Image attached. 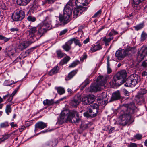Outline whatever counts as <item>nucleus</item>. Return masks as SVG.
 <instances>
[{
    "mask_svg": "<svg viewBox=\"0 0 147 147\" xmlns=\"http://www.w3.org/2000/svg\"><path fill=\"white\" fill-rule=\"evenodd\" d=\"M74 0H70L65 6L63 14H59L58 17L59 21H56L55 27L64 26L70 22L74 7ZM75 4L78 7L87 6L88 3L86 2V0H75Z\"/></svg>",
    "mask_w": 147,
    "mask_h": 147,
    "instance_id": "1",
    "label": "nucleus"
},
{
    "mask_svg": "<svg viewBox=\"0 0 147 147\" xmlns=\"http://www.w3.org/2000/svg\"><path fill=\"white\" fill-rule=\"evenodd\" d=\"M136 108L134 103H131L124 107V113L121 115L119 117L120 124L125 126L129 123L131 120V115L135 112Z\"/></svg>",
    "mask_w": 147,
    "mask_h": 147,
    "instance_id": "2",
    "label": "nucleus"
},
{
    "mask_svg": "<svg viewBox=\"0 0 147 147\" xmlns=\"http://www.w3.org/2000/svg\"><path fill=\"white\" fill-rule=\"evenodd\" d=\"M80 120L78 113L76 110H74L69 111L67 110H64L62 112L58 122L61 124L67 121L77 124Z\"/></svg>",
    "mask_w": 147,
    "mask_h": 147,
    "instance_id": "3",
    "label": "nucleus"
},
{
    "mask_svg": "<svg viewBox=\"0 0 147 147\" xmlns=\"http://www.w3.org/2000/svg\"><path fill=\"white\" fill-rule=\"evenodd\" d=\"M135 47L127 46L125 49L119 48L116 52L115 56L119 60H121L125 57L131 55L135 52Z\"/></svg>",
    "mask_w": 147,
    "mask_h": 147,
    "instance_id": "4",
    "label": "nucleus"
},
{
    "mask_svg": "<svg viewBox=\"0 0 147 147\" xmlns=\"http://www.w3.org/2000/svg\"><path fill=\"white\" fill-rule=\"evenodd\" d=\"M107 77L102 76H98L97 78V83L96 84H93L91 86L89 91L91 92H95L101 90V86H103L106 83Z\"/></svg>",
    "mask_w": 147,
    "mask_h": 147,
    "instance_id": "5",
    "label": "nucleus"
},
{
    "mask_svg": "<svg viewBox=\"0 0 147 147\" xmlns=\"http://www.w3.org/2000/svg\"><path fill=\"white\" fill-rule=\"evenodd\" d=\"M98 106L96 104H94L90 106L87 111L84 113V115L88 118H93L99 115Z\"/></svg>",
    "mask_w": 147,
    "mask_h": 147,
    "instance_id": "6",
    "label": "nucleus"
},
{
    "mask_svg": "<svg viewBox=\"0 0 147 147\" xmlns=\"http://www.w3.org/2000/svg\"><path fill=\"white\" fill-rule=\"evenodd\" d=\"M52 26L46 23H41L37 26L38 38H40L49 30L52 28Z\"/></svg>",
    "mask_w": 147,
    "mask_h": 147,
    "instance_id": "7",
    "label": "nucleus"
},
{
    "mask_svg": "<svg viewBox=\"0 0 147 147\" xmlns=\"http://www.w3.org/2000/svg\"><path fill=\"white\" fill-rule=\"evenodd\" d=\"M139 77L136 74H132L127 78L125 80V86L127 87L134 86L138 83L139 80Z\"/></svg>",
    "mask_w": 147,
    "mask_h": 147,
    "instance_id": "8",
    "label": "nucleus"
},
{
    "mask_svg": "<svg viewBox=\"0 0 147 147\" xmlns=\"http://www.w3.org/2000/svg\"><path fill=\"white\" fill-rule=\"evenodd\" d=\"M137 54V60L139 62H140L147 56V47L145 46L142 47L139 49Z\"/></svg>",
    "mask_w": 147,
    "mask_h": 147,
    "instance_id": "9",
    "label": "nucleus"
},
{
    "mask_svg": "<svg viewBox=\"0 0 147 147\" xmlns=\"http://www.w3.org/2000/svg\"><path fill=\"white\" fill-rule=\"evenodd\" d=\"M25 16L24 12L20 10L13 13L12 15V18L14 21H20L22 20Z\"/></svg>",
    "mask_w": 147,
    "mask_h": 147,
    "instance_id": "10",
    "label": "nucleus"
},
{
    "mask_svg": "<svg viewBox=\"0 0 147 147\" xmlns=\"http://www.w3.org/2000/svg\"><path fill=\"white\" fill-rule=\"evenodd\" d=\"M123 83L122 80L116 75L113 77L112 81L110 82V84L111 87L114 88L115 86H120Z\"/></svg>",
    "mask_w": 147,
    "mask_h": 147,
    "instance_id": "11",
    "label": "nucleus"
},
{
    "mask_svg": "<svg viewBox=\"0 0 147 147\" xmlns=\"http://www.w3.org/2000/svg\"><path fill=\"white\" fill-rule=\"evenodd\" d=\"M28 32L29 35L31 37L33 38L35 37L37 39L38 38L37 26L36 27H31L29 28Z\"/></svg>",
    "mask_w": 147,
    "mask_h": 147,
    "instance_id": "12",
    "label": "nucleus"
},
{
    "mask_svg": "<svg viewBox=\"0 0 147 147\" xmlns=\"http://www.w3.org/2000/svg\"><path fill=\"white\" fill-rule=\"evenodd\" d=\"M30 45V43L28 41H24L20 43L18 45L17 49L20 51H22L26 49Z\"/></svg>",
    "mask_w": 147,
    "mask_h": 147,
    "instance_id": "13",
    "label": "nucleus"
},
{
    "mask_svg": "<svg viewBox=\"0 0 147 147\" xmlns=\"http://www.w3.org/2000/svg\"><path fill=\"white\" fill-rule=\"evenodd\" d=\"M121 98L120 92L119 91H117L113 92L112 94V96L110 99V102L119 99Z\"/></svg>",
    "mask_w": 147,
    "mask_h": 147,
    "instance_id": "14",
    "label": "nucleus"
},
{
    "mask_svg": "<svg viewBox=\"0 0 147 147\" xmlns=\"http://www.w3.org/2000/svg\"><path fill=\"white\" fill-rule=\"evenodd\" d=\"M81 100V96H75L74 98L71 101V105L72 107H76L78 105Z\"/></svg>",
    "mask_w": 147,
    "mask_h": 147,
    "instance_id": "15",
    "label": "nucleus"
},
{
    "mask_svg": "<svg viewBox=\"0 0 147 147\" xmlns=\"http://www.w3.org/2000/svg\"><path fill=\"white\" fill-rule=\"evenodd\" d=\"M47 123H46L42 121H40L36 123L35 125V129L34 131H36V129H42L47 126Z\"/></svg>",
    "mask_w": 147,
    "mask_h": 147,
    "instance_id": "16",
    "label": "nucleus"
},
{
    "mask_svg": "<svg viewBox=\"0 0 147 147\" xmlns=\"http://www.w3.org/2000/svg\"><path fill=\"white\" fill-rule=\"evenodd\" d=\"M124 82L126 78L127 73L125 70H123L117 73L116 74Z\"/></svg>",
    "mask_w": 147,
    "mask_h": 147,
    "instance_id": "17",
    "label": "nucleus"
},
{
    "mask_svg": "<svg viewBox=\"0 0 147 147\" xmlns=\"http://www.w3.org/2000/svg\"><path fill=\"white\" fill-rule=\"evenodd\" d=\"M72 42L70 40L65 43L62 46L63 48L66 51H69L71 48Z\"/></svg>",
    "mask_w": 147,
    "mask_h": 147,
    "instance_id": "18",
    "label": "nucleus"
},
{
    "mask_svg": "<svg viewBox=\"0 0 147 147\" xmlns=\"http://www.w3.org/2000/svg\"><path fill=\"white\" fill-rule=\"evenodd\" d=\"M108 99L107 96L105 93H102L98 98V99L99 100L104 102H106L107 101H108Z\"/></svg>",
    "mask_w": 147,
    "mask_h": 147,
    "instance_id": "19",
    "label": "nucleus"
},
{
    "mask_svg": "<svg viewBox=\"0 0 147 147\" xmlns=\"http://www.w3.org/2000/svg\"><path fill=\"white\" fill-rule=\"evenodd\" d=\"M15 50L14 49L6 48L5 49V53L6 55L9 56L13 55L15 52Z\"/></svg>",
    "mask_w": 147,
    "mask_h": 147,
    "instance_id": "20",
    "label": "nucleus"
},
{
    "mask_svg": "<svg viewBox=\"0 0 147 147\" xmlns=\"http://www.w3.org/2000/svg\"><path fill=\"white\" fill-rule=\"evenodd\" d=\"M59 70V67L58 66H56L51 69L48 73L49 75L51 76L57 73Z\"/></svg>",
    "mask_w": 147,
    "mask_h": 147,
    "instance_id": "21",
    "label": "nucleus"
},
{
    "mask_svg": "<svg viewBox=\"0 0 147 147\" xmlns=\"http://www.w3.org/2000/svg\"><path fill=\"white\" fill-rule=\"evenodd\" d=\"M102 48L101 45L99 44H97L92 45L91 48L90 50L92 52H94L101 49Z\"/></svg>",
    "mask_w": 147,
    "mask_h": 147,
    "instance_id": "22",
    "label": "nucleus"
},
{
    "mask_svg": "<svg viewBox=\"0 0 147 147\" xmlns=\"http://www.w3.org/2000/svg\"><path fill=\"white\" fill-rule=\"evenodd\" d=\"M31 0H17V3L18 5L24 6L27 4Z\"/></svg>",
    "mask_w": 147,
    "mask_h": 147,
    "instance_id": "23",
    "label": "nucleus"
},
{
    "mask_svg": "<svg viewBox=\"0 0 147 147\" xmlns=\"http://www.w3.org/2000/svg\"><path fill=\"white\" fill-rule=\"evenodd\" d=\"M77 7V8H75L73 11V18L75 19L79 15L81 14L80 11V9L78 7Z\"/></svg>",
    "mask_w": 147,
    "mask_h": 147,
    "instance_id": "24",
    "label": "nucleus"
},
{
    "mask_svg": "<svg viewBox=\"0 0 147 147\" xmlns=\"http://www.w3.org/2000/svg\"><path fill=\"white\" fill-rule=\"evenodd\" d=\"M77 71L76 70H73L69 73L67 77L65 78L66 80H68L72 78L77 73Z\"/></svg>",
    "mask_w": 147,
    "mask_h": 147,
    "instance_id": "25",
    "label": "nucleus"
},
{
    "mask_svg": "<svg viewBox=\"0 0 147 147\" xmlns=\"http://www.w3.org/2000/svg\"><path fill=\"white\" fill-rule=\"evenodd\" d=\"M70 40L71 41L72 44L74 42L76 45H78L79 47H81L82 45V44L80 42V40L77 39L73 38L71 39Z\"/></svg>",
    "mask_w": 147,
    "mask_h": 147,
    "instance_id": "26",
    "label": "nucleus"
},
{
    "mask_svg": "<svg viewBox=\"0 0 147 147\" xmlns=\"http://www.w3.org/2000/svg\"><path fill=\"white\" fill-rule=\"evenodd\" d=\"M43 104L44 105H51L54 104L53 99H46L43 101Z\"/></svg>",
    "mask_w": 147,
    "mask_h": 147,
    "instance_id": "27",
    "label": "nucleus"
},
{
    "mask_svg": "<svg viewBox=\"0 0 147 147\" xmlns=\"http://www.w3.org/2000/svg\"><path fill=\"white\" fill-rule=\"evenodd\" d=\"M55 88L56 90H57V92L60 95H62L65 93V89L64 88L62 87H55Z\"/></svg>",
    "mask_w": 147,
    "mask_h": 147,
    "instance_id": "28",
    "label": "nucleus"
},
{
    "mask_svg": "<svg viewBox=\"0 0 147 147\" xmlns=\"http://www.w3.org/2000/svg\"><path fill=\"white\" fill-rule=\"evenodd\" d=\"M88 105L93 102L95 100V96L93 95H89L87 96Z\"/></svg>",
    "mask_w": 147,
    "mask_h": 147,
    "instance_id": "29",
    "label": "nucleus"
},
{
    "mask_svg": "<svg viewBox=\"0 0 147 147\" xmlns=\"http://www.w3.org/2000/svg\"><path fill=\"white\" fill-rule=\"evenodd\" d=\"M113 38L112 37V38L110 37L107 39L106 37H105L103 38L102 40L105 42V45L107 46L109 45V42Z\"/></svg>",
    "mask_w": 147,
    "mask_h": 147,
    "instance_id": "30",
    "label": "nucleus"
},
{
    "mask_svg": "<svg viewBox=\"0 0 147 147\" xmlns=\"http://www.w3.org/2000/svg\"><path fill=\"white\" fill-rule=\"evenodd\" d=\"M144 24L142 23L137 25L135 26L134 27V28L136 31H138L142 29L144 26Z\"/></svg>",
    "mask_w": 147,
    "mask_h": 147,
    "instance_id": "31",
    "label": "nucleus"
},
{
    "mask_svg": "<svg viewBox=\"0 0 147 147\" xmlns=\"http://www.w3.org/2000/svg\"><path fill=\"white\" fill-rule=\"evenodd\" d=\"M56 53L57 56L58 58H62L65 55V53H63L61 50H57L56 51Z\"/></svg>",
    "mask_w": 147,
    "mask_h": 147,
    "instance_id": "32",
    "label": "nucleus"
},
{
    "mask_svg": "<svg viewBox=\"0 0 147 147\" xmlns=\"http://www.w3.org/2000/svg\"><path fill=\"white\" fill-rule=\"evenodd\" d=\"M110 64L109 62V58H108L107 60V72L108 74H109L112 72V69L110 67Z\"/></svg>",
    "mask_w": 147,
    "mask_h": 147,
    "instance_id": "33",
    "label": "nucleus"
},
{
    "mask_svg": "<svg viewBox=\"0 0 147 147\" xmlns=\"http://www.w3.org/2000/svg\"><path fill=\"white\" fill-rule=\"evenodd\" d=\"M27 19L29 22H33L36 21V18L33 16L29 15L27 17Z\"/></svg>",
    "mask_w": 147,
    "mask_h": 147,
    "instance_id": "34",
    "label": "nucleus"
},
{
    "mask_svg": "<svg viewBox=\"0 0 147 147\" xmlns=\"http://www.w3.org/2000/svg\"><path fill=\"white\" fill-rule=\"evenodd\" d=\"M14 83V81L12 80H6L4 82V85L5 86H10Z\"/></svg>",
    "mask_w": 147,
    "mask_h": 147,
    "instance_id": "35",
    "label": "nucleus"
},
{
    "mask_svg": "<svg viewBox=\"0 0 147 147\" xmlns=\"http://www.w3.org/2000/svg\"><path fill=\"white\" fill-rule=\"evenodd\" d=\"M13 96H11V95L8 94L4 96L3 97V98L4 99L6 98H8V102H11L13 99Z\"/></svg>",
    "mask_w": 147,
    "mask_h": 147,
    "instance_id": "36",
    "label": "nucleus"
},
{
    "mask_svg": "<svg viewBox=\"0 0 147 147\" xmlns=\"http://www.w3.org/2000/svg\"><path fill=\"white\" fill-rule=\"evenodd\" d=\"M118 34V32L115 31L114 29H112L111 32L109 33L108 35L110 37L113 36L114 35Z\"/></svg>",
    "mask_w": 147,
    "mask_h": 147,
    "instance_id": "37",
    "label": "nucleus"
},
{
    "mask_svg": "<svg viewBox=\"0 0 147 147\" xmlns=\"http://www.w3.org/2000/svg\"><path fill=\"white\" fill-rule=\"evenodd\" d=\"M8 122H5L3 123H1L0 124V127L1 128H6L9 126Z\"/></svg>",
    "mask_w": 147,
    "mask_h": 147,
    "instance_id": "38",
    "label": "nucleus"
},
{
    "mask_svg": "<svg viewBox=\"0 0 147 147\" xmlns=\"http://www.w3.org/2000/svg\"><path fill=\"white\" fill-rule=\"evenodd\" d=\"M89 124L88 123H86L84 122H82L80 127L83 129H86L89 126Z\"/></svg>",
    "mask_w": 147,
    "mask_h": 147,
    "instance_id": "39",
    "label": "nucleus"
},
{
    "mask_svg": "<svg viewBox=\"0 0 147 147\" xmlns=\"http://www.w3.org/2000/svg\"><path fill=\"white\" fill-rule=\"evenodd\" d=\"M70 58L69 57L66 56L61 61L63 64L66 63L70 60Z\"/></svg>",
    "mask_w": 147,
    "mask_h": 147,
    "instance_id": "40",
    "label": "nucleus"
},
{
    "mask_svg": "<svg viewBox=\"0 0 147 147\" xmlns=\"http://www.w3.org/2000/svg\"><path fill=\"white\" fill-rule=\"evenodd\" d=\"M147 38V34L143 32L141 36V39L142 41L144 40Z\"/></svg>",
    "mask_w": 147,
    "mask_h": 147,
    "instance_id": "41",
    "label": "nucleus"
},
{
    "mask_svg": "<svg viewBox=\"0 0 147 147\" xmlns=\"http://www.w3.org/2000/svg\"><path fill=\"white\" fill-rule=\"evenodd\" d=\"M5 111L6 113L8 115H9V113L11 112V108L10 107V105H7Z\"/></svg>",
    "mask_w": 147,
    "mask_h": 147,
    "instance_id": "42",
    "label": "nucleus"
},
{
    "mask_svg": "<svg viewBox=\"0 0 147 147\" xmlns=\"http://www.w3.org/2000/svg\"><path fill=\"white\" fill-rule=\"evenodd\" d=\"M37 5H34L31 7L30 11L31 12L33 13L37 10Z\"/></svg>",
    "mask_w": 147,
    "mask_h": 147,
    "instance_id": "43",
    "label": "nucleus"
},
{
    "mask_svg": "<svg viewBox=\"0 0 147 147\" xmlns=\"http://www.w3.org/2000/svg\"><path fill=\"white\" fill-rule=\"evenodd\" d=\"M82 101L84 104L86 105H88L87 96L83 98L82 100Z\"/></svg>",
    "mask_w": 147,
    "mask_h": 147,
    "instance_id": "44",
    "label": "nucleus"
},
{
    "mask_svg": "<svg viewBox=\"0 0 147 147\" xmlns=\"http://www.w3.org/2000/svg\"><path fill=\"white\" fill-rule=\"evenodd\" d=\"M85 6V5H81V6H78V8L80 9V11L81 13L84 11H86L87 9V7H84L83 6Z\"/></svg>",
    "mask_w": 147,
    "mask_h": 147,
    "instance_id": "45",
    "label": "nucleus"
},
{
    "mask_svg": "<svg viewBox=\"0 0 147 147\" xmlns=\"http://www.w3.org/2000/svg\"><path fill=\"white\" fill-rule=\"evenodd\" d=\"M53 142L51 141L47 142L45 144L46 146L48 147H53Z\"/></svg>",
    "mask_w": 147,
    "mask_h": 147,
    "instance_id": "46",
    "label": "nucleus"
},
{
    "mask_svg": "<svg viewBox=\"0 0 147 147\" xmlns=\"http://www.w3.org/2000/svg\"><path fill=\"white\" fill-rule=\"evenodd\" d=\"M142 138V135L140 134H137L134 136V138L135 139H136L137 140H140Z\"/></svg>",
    "mask_w": 147,
    "mask_h": 147,
    "instance_id": "47",
    "label": "nucleus"
},
{
    "mask_svg": "<svg viewBox=\"0 0 147 147\" xmlns=\"http://www.w3.org/2000/svg\"><path fill=\"white\" fill-rule=\"evenodd\" d=\"M55 1V0H45L43 3V5H44L46 3L52 4Z\"/></svg>",
    "mask_w": 147,
    "mask_h": 147,
    "instance_id": "48",
    "label": "nucleus"
},
{
    "mask_svg": "<svg viewBox=\"0 0 147 147\" xmlns=\"http://www.w3.org/2000/svg\"><path fill=\"white\" fill-rule=\"evenodd\" d=\"M102 12L101 10H99L98 11L96 12L94 15L93 16L92 18H95L97 17L100 15Z\"/></svg>",
    "mask_w": 147,
    "mask_h": 147,
    "instance_id": "49",
    "label": "nucleus"
},
{
    "mask_svg": "<svg viewBox=\"0 0 147 147\" xmlns=\"http://www.w3.org/2000/svg\"><path fill=\"white\" fill-rule=\"evenodd\" d=\"M134 3L136 5H138L143 1V0H132Z\"/></svg>",
    "mask_w": 147,
    "mask_h": 147,
    "instance_id": "50",
    "label": "nucleus"
},
{
    "mask_svg": "<svg viewBox=\"0 0 147 147\" xmlns=\"http://www.w3.org/2000/svg\"><path fill=\"white\" fill-rule=\"evenodd\" d=\"M87 57V55L85 53H84L82 56L80 58V61L83 62L84 60L85 59H86Z\"/></svg>",
    "mask_w": 147,
    "mask_h": 147,
    "instance_id": "51",
    "label": "nucleus"
},
{
    "mask_svg": "<svg viewBox=\"0 0 147 147\" xmlns=\"http://www.w3.org/2000/svg\"><path fill=\"white\" fill-rule=\"evenodd\" d=\"M128 147H137V144L135 143H131L128 145Z\"/></svg>",
    "mask_w": 147,
    "mask_h": 147,
    "instance_id": "52",
    "label": "nucleus"
},
{
    "mask_svg": "<svg viewBox=\"0 0 147 147\" xmlns=\"http://www.w3.org/2000/svg\"><path fill=\"white\" fill-rule=\"evenodd\" d=\"M9 137V134H6L3 136V137H2V139L4 141L5 140L8 139Z\"/></svg>",
    "mask_w": 147,
    "mask_h": 147,
    "instance_id": "53",
    "label": "nucleus"
},
{
    "mask_svg": "<svg viewBox=\"0 0 147 147\" xmlns=\"http://www.w3.org/2000/svg\"><path fill=\"white\" fill-rule=\"evenodd\" d=\"M77 62H73L70 65H69V67L71 68L74 67L76 66L77 65Z\"/></svg>",
    "mask_w": 147,
    "mask_h": 147,
    "instance_id": "54",
    "label": "nucleus"
},
{
    "mask_svg": "<svg viewBox=\"0 0 147 147\" xmlns=\"http://www.w3.org/2000/svg\"><path fill=\"white\" fill-rule=\"evenodd\" d=\"M142 66L144 67H147V60H145L142 62Z\"/></svg>",
    "mask_w": 147,
    "mask_h": 147,
    "instance_id": "55",
    "label": "nucleus"
},
{
    "mask_svg": "<svg viewBox=\"0 0 147 147\" xmlns=\"http://www.w3.org/2000/svg\"><path fill=\"white\" fill-rule=\"evenodd\" d=\"M67 31V29H65L61 31L60 33V35H62L65 34Z\"/></svg>",
    "mask_w": 147,
    "mask_h": 147,
    "instance_id": "56",
    "label": "nucleus"
},
{
    "mask_svg": "<svg viewBox=\"0 0 147 147\" xmlns=\"http://www.w3.org/2000/svg\"><path fill=\"white\" fill-rule=\"evenodd\" d=\"M26 127L25 126H22L21 127L19 128V131L20 132H22L24 130H25L26 128Z\"/></svg>",
    "mask_w": 147,
    "mask_h": 147,
    "instance_id": "57",
    "label": "nucleus"
},
{
    "mask_svg": "<svg viewBox=\"0 0 147 147\" xmlns=\"http://www.w3.org/2000/svg\"><path fill=\"white\" fill-rule=\"evenodd\" d=\"M10 30L11 32H17L19 30V29L17 28H13L10 29Z\"/></svg>",
    "mask_w": 147,
    "mask_h": 147,
    "instance_id": "58",
    "label": "nucleus"
},
{
    "mask_svg": "<svg viewBox=\"0 0 147 147\" xmlns=\"http://www.w3.org/2000/svg\"><path fill=\"white\" fill-rule=\"evenodd\" d=\"M124 95L126 96H129V93L127 90L125 89L124 90Z\"/></svg>",
    "mask_w": 147,
    "mask_h": 147,
    "instance_id": "59",
    "label": "nucleus"
},
{
    "mask_svg": "<svg viewBox=\"0 0 147 147\" xmlns=\"http://www.w3.org/2000/svg\"><path fill=\"white\" fill-rule=\"evenodd\" d=\"M146 93V90L144 89H142L139 92V93L141 95H144Z\"/></svg>",
    "mask_w": 147,
    "mask_h": 147,
    "instance_id": "60",
    "label": "nucleus"
},
{
    "mask_svg": "<svg viewBox=\"0 0 147 147\" xmlns=\"http://www.w3.org/2000/svg\"><path fill=\"white\" fill-rule=\"evenodd\" d=\"M21 59V58L20 57H18L13 62V63H15Z\"/></svg>",
    "mask_w": 147,
    "mask_h": 147,
    "instance_id": "61",
    "label": "nucleus"
},
{
    "mask_svg": "<svg viewBox=\"0 0 147 147\" xmlns=\"http://www.w3.org/2000/svg\"><path fill=\"white\" fill-rule=\"evenodd\" d=\"M18 89H16L12 92V94H11V96H13L15 94L17 93V92Z\"/></svg>",
    "mask_w": 147,
    "mask_h": 147,
    "instance_id": "62",
    "label": "nucleus"
},
{
    "mask_svg": "<svg viewBox=\"0 0 147 147\" xmlns=\"http://www.w3.org/2000/svg\"><path fill=\"white\" fill-rule=\"evenodd\" d=\"M14 122H12L11 123L10 125L11 127H14L17 126V125L16 124H14Z\"/></svg>",
    "mask_w": 147,
    "mask_h": 147,
    "instance_id": "63",
    "label": "nucleus"
},
{
    "mask_svg": "<svg viewBox=\"0 0 147 147\" xmlns=\"http://www.w3.org/2000/svg\"><path fill=\"white\" fill-rule=\"evenodd\" d=\"M114 128L113 127H111L109 129V134H111L114 131Z\"/></svg>",
    "mask_w": 147,
    "mask_h": 147,
    "instance_id": "64",
    "label": "nucleus"
}]
</instances>
